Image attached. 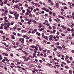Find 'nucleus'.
Segmentation results:
<instances>
[{
    "label": "nucleus",
    "instance_id": "37",
    "mask_svg": "<svg viewBox=\"0 0 74 74\" xmlns=\"http://www.w3.org/2000/svg\"><path fill=\"white\" fill-rule=\"evenodd\" d=\"M7 5H8V6H9V7H10V4L8 3H7Z\"/></svg>",
    "mask_w": 74,
    "mask_h": 74
},
{
    "label": "nucleus",
    "instance_id": "2",
    "mask_svg": "<svg viewBox=\"0 0 74 74\" xmlns=\"http://www.w3.org/2000/svg\"><path fill=\"white\" fill-rule=\"evenodd\" d=\"M58 17H59V18H62V19H65V18H64L63 16H60V15H58Z\"/></svg>",
    "mask_w": 74,
    "mask_h": 74
},
{
    "label": "nucleus",
    "instance_id": "50",
    "mask_svg": "<svg viewBox=\"0 0 74 74\" xmlns=\"http://www.w3.org/2000/svg\"><path fill=\"white\" fill-rule=\"evenodd\" d=\"M45 16H48V14H45Z\"/></svg>",
    "mask_w": 74,
    "mask_h": 74
},
{
    "label": "nucleus",
    "instance_id": "58",
    "mask_svg": "<svg viewBox=\"0 0 74 74\" xmlns=\"http://www.w3.org/2000/svg\"><path fill=\"white\" fill-rule=\"evenodd\" d=\"M34 8H33L31 7V10L32 11V10H33Z\"/></svg>",
    "mask_w": 74,
    "mask_h": 74
},
{
    "label": "nucleus",
    "instance_id": "6",
    "mask_svg": "<svg viewBox=\"0 0 74 74\" xmlns=\"http://www.w3.org/2000/svg\"><path fill=\"white\" fill-rule=\"evenodd\" d=\"M38 71H39V73H38V72L37 71V72L38 73H41L40 72V71H42V70L41 69L39 70H37Z\"/></svg>",
    "mask_w": 74,
    "mask_h": 74
},
{
    "label": "nucleus",
    "instance_id": "53",
    "mask_svg": "<svg viewBox=\"0 0 74 74\" xmlns=\"http://www.w3.org/2000/svg\"><path fill=\"white\" fill-rule=\"evenodd\" d=\"M46 11L47 12H49V9H47V10H46Z\"/></svg>",
    "mask_w": 74,
    "mask_h": 74
},
{
    "label": "nucleus",
    "instance_id": "64",
    "mask_svg": "<svg viewBox=\"0 0 74 74\" xmlns=\"http://www.w3.org/2000/svg\"><path fill=\"white\" fill-rule=\"evenodd\" d=\"M71 52H72V53H74V50H72L71 51Z\"/></svg>",
    "mask_w": 74,
    "mask_h": 74
},
{
    "label": "nucleus",
    "instance_id": "43",
    "mask_svg": "<svg viewBox=\"0 0 74 74\" xmlns=\"http://www.w3.org/2000/svg\"><path fill=\"white\" fill-rule=\"evenodd\" d=\"M34 31L35 32H37V29H34Z\"/></svg>",
    "mask_w": 74,
    "mask_h": 74
},
{
    "label": "nucleus",
    "instance_id": "14",
    "mask_svg": "<svg viewBox=\"0 0 74 74\" xmlns=\"http://www.w3.org/2000/svg\"><path fill=\"white\" fill-rule=\"evenodd\" d=\"M30 47H32L33 48H34L35 47V46L34 45L31 46Z\"/></svg>",
    "mask_w": 74,
    "mask_h": 74
},
{
    "label": "nucleus",
    "instance_id": "8",
    "mask_svg": "<svg viewBox=\"0 0 74 74\" xmlns=\"http://www.w3.org/2000/svg\"><path fill=\"white\" fill-rule=\"evenodd\" d=\"M27 11L29 13H31V11L28 9L27 10Z\"/></svg>",
    "mask_w": 74,
    "mask_h": 74
},
{
    "label": "nucleus",
    "instance_id": "56",
    "mask_svg": "<svg viewBox=\"0 0 74 74\" xmlns=\"http://www.w3.org/2000/svg\"><path fill=\"white\" fill-rule=\"evenodd\" d=\"M4 29H7V28L5 26L4 27Z\"/></svg>",
    "mask_w": 74,
    "mask_h": 74
},
{
    "label": "nucleus",
    "instance_id": "51",
    "mask_svg": "<svg viewBox=\"0 0 74 74\" xmlns=\"http://www.w3.org/2000/svg\"><path fill=\"white\" fill-rule=\"evenodd\" d=\"M9 18H12V17L10 15L9 16Z\"/></svg>",
    "mask_w": 74,
    "mask_h": 74
},
{
    "label": "nucleus",
    "instance_id": "35",
    "mask_svg": "<svg viewBox=\"0 0 74 74\" xmlns=\"http://www.w3.org/2000/svg\"><path fill=\"white\" fill-rule=\"evenodd\" d=\"M52 11H50L49 12V14H52Z\"/></svg>",
    "mask_w": 74,
    "mask_h": 74
},
{
    "label": "nucleus",
    "instance_id": "63",
    "mask_svg": "<svg viewBox=\"0 0 74 74\" xmlns=\"http://www.w3.org/2000/svg\"><path fill=\"white\" fill-rule=\"evenodd\" d=\"M15 18L16 19H18V17L16 16H15Z\"/></svg>",
    "mask_w": 74,
    "mask_h": 74
},
{
    "label": "nucleus",
    "instance_id": "10",
    "mask_svg": "<svg viewBox=\"0 0 74 74\" xmlns=\"http://www.w3.org/2000/svg\"><path fill=\"white\" fill-rule=\"evenodd\" d=\"M42 10H45V11H46L47 10V9L46 8L44 7L42 8Z\"/></svg>",
    "mask_w": 74,
    "mask_h": 74
},
{
    "label": "nucleus",
    "instance_id": "33",
    "mask_svg": "<svg viewBox=\"0 0 74 74\" xmlns=\"http://www.w3.org/2000/svg\"><path fill=\"white\" fill-rule=\"evenodd\" d=\"M23 53H24L26 55H27V53H26V52L25 51H24Z\"/></svg>",
    "mask_w": 74,
    "mask_h": 74
},
{
    "label": "nucleus",
    "instance_id": "38",
    "mask_svg": "<svg viewBox=\"0 0 74 74\" xmlns=\"http://www.w3.org/2000/svg\"><path fill=\"white\" fill-rule=\"evenodd\" d=\"M31 3L32 4H35V3L33 2V1H32V2H31Z\"/></svg>",
    "mask_w": 74,
    "mask_h": 74
},
{
    "label": "nucleus",
    "instance_id": "25",
    "mask_svg": "<svg viewBox=\"0 0 74 74\" xmlns=\"http://www.w3.org/2000/svg\"><path fill=\"white\" fill-rule=\"evenodd\" d=\"M53 29H56V27L53 26Z\"/></svg>",
    "mask_w": 74,
    "mask_h": 74
},
{
    "label": "nucleus",
    "instance_id": "48",
    "mask_svg": "<svg viewBox=\"0 0 74 74\" xmlns=\"http://www.w3.org/2000/svg\"><path fill=\"white\" fill-rule=\"evenodd\" d=\"M22 32H27V31H25L24 30H22Z\"/></svg>",
    "mask_w": 74,
    "mask_h": 74
},
{
    "label": "nucleus",
    "instance_id": "30",
    "mask_svg": "<svg viewBox=\"0 0 74 74\" xmlns=\"http://www.w3.org/2000/svg\"><path fill=\"white\" fill-rule=\"evenodd\" d=\"M66 62H67V63H71V61H66Z\"/></svg>",
    "mask_w": 74,
    "mask_h": 74
},
{
    "label": "nucleus",
    "instance_id": "27",
    "mask_svg": "<svg viewBox=\"0 0 74 74\" xmlns=\"http://www.w3.org/2000/svg\"><path fill=\"white\" fill-rule=\"evenodd\" d=\"M10 55L11 56L13 57L14 55H13V54L11 53L10 54Z\"/></svg>",
    "mask_w": 74,
    "mask_h": 74
},
{
    "label": "nucleus",
    "instance_id": "23",
    "mask_svg": "<svg viewBox=\"0 0 74 74\" xmlns=\"http://www.w3.org/2000/svg\"><path fill=\"white\" fill-rule=\"evenodd\" d=\"M46 25L47 26H50V25L49 24V23H47L46 24Z\"/></svg>",
    "mask_w": 74,
    "mask_h": 74
},
{
    "label": "nucleus",
    "instance_id": "29",
    "mask_svg": "<svg viewBox=\"0 0 74 74\" xmlns=\"http://www.w3.org/2000/svg\"><path fill=\"white\" fill-rule=\"evenodd\" d=\"M64 9H65V10H67V9H68L67 7H64Z\"/></svg>",
    "mask_w": 74,
    "mask_h": 74
},
{
    "label": "nucleus",
    "instance_id": "32",
    "mask_svg": "<svg viewBox=\"0 0 74 74\" xmlns=\"http://www.w3.org/2000/svg\"><path fill=\"white\" fill-rule=\"evenodd\" d=\"M22 12L23 13H25V10H22Z\"/></svg>",
    "mask_w": 74,
    "mask_h": 74
},
{
    "label": "nucleus",
    "instance_id": "36",
    "mask_svg": "<svg viewBox=\"0 0 74 74\" xmlns=\"http://www.w3.org/2000/svg\"><path fill=\"white\" fill-rule=\"evenodd\" d=\"M56 5L57 7H58V6H59V3H56Z\"/></svg>",
    "mask_w": 74,
    "mask_h": 74
},
{
    "label": "nucleus",
    "instance_id": "7",
    "mask_svg": "<svg viewBox=\"0 0 74 74\" xmlns=\"http://www.w3.org/2000/svg\"><path fill=\"white\" fill-rule=\"evenodd\" d=\"M14 22L13 21L11 22L10 23V25H14Z\"/></svg>",
    "mask_w": 74,
    "mask_h": 74
},
{
    "label": "nucleus",
    "instance_id": "47",
    "mask_svg": "<svg viewBox=\"0 0 74 74\" xmlns=\"http://www.w3.org/2000/svg\"><path fill=\"white\" fill-rule=\"evenodd\" d=\"M29 42H32L33 41V40H32V39H30L29 40Z\"/></svg>",
    "mask_w": 74,
    "mask_h": 74
},
{
    "label": "nucleus",
    "instance_id": "42",
    "mask_svg": "<svg viewBox=\"0 0 74 74\" xmlns=\"http://www.w3.org/2000/svg\"><path fill=\"white\" fill-rule=\"evenodd\" d=\"M8 26H10V23L8 22L7 23V25Z\"/></svg>",
    "mask_w": 74,
    "mask_h": 74
},
{
    "label": "nucleus",
    "instance_id": "34",
    "mask_svg": "<svg viewBox=\"0 0 74 74\" xmlns=\"http://www.w3.org/2000/svg\"><path fill=\"white\" fill-rule=\"evenodd\" d=\"M5 11L6 14H7V13H8V11L6 10H5Z\"/></svg>",
    "mask_w": 74,
    "mask_h": 74
},
{
    "label": "nucleus",
    "instance_id": "49",
    "mask_svg": "<svg viewBox=\"0 0 74 74\" xmlns=\"http://www.w3.org/2000/svg\"><path fill=\"white\" fill-rule=\"evenodd\" d=\"M59 48H60V49H63V48H62V47H60H60H59Z\"/></svg>",
    "mask_w": 74,
    "mask_h": 74
},
{
    "label": "nucleus",
    "instance_id": "46",
    "mask_svg": "<svg viewBox=\"0 0 74 74\" xmlns=\"http://www.w3.org/2000/svg\"><path fill=\"white\" fill-rule=\"evenodd\" d=\"M49 37H50V38H52L53 37V36L51 35L50 36H49Z\"/></svg>",
    "mask_w": 74,
    "mask_h": 74
},
{
    "label": "nucleus",
    "instance_id": "28",
    "mask_svg": "<svg viewBox=\"0 0 74 74\" xmlns=\"http://www.w3.org/2000/svg\"><path fill=\"white\" fill-rule=\"evenodd\" d=\"M18 24H19V25H22V23L21 22H18Z\"/></svg>",
    "mask_w": 74,
    "mask_h": 74
},
{
    "label": "nucleus",
    "instance_id": "52",
    "mask_svg": "<svg viewBox=\"0 0 74 74\" xmlns=\"http://www.w3.org/2000/svg\"><path fill=\"white\" fill-rule=\"evenodd\" d=\"M28 9L29 10H30V9H31V8H30V7H28Z\"/></svg>",
    "mask_w": 74,
    "mask_h": 74
},
{
    "label": "nucleus",
    "instance_id": "15",
    "mask_svg": "<svg viewBox=\"0 0 74 74\" xmlns=\"http://www.w3.org/2000/svg\"><path fill=\"white\" fill-rule=\"evenodd\" d=\"M25 14L27 15H29V12H27Z\"/></svg>",
    "mask_w": 74,
    "mask_h": 74
},
{
    "label": "nucleus",
    "instance_id": "3",
    "mask_svg": "<svg viewBox=\"0 0 74 74\" xmlns=\"http://www.w3.org/2000/svg\"><path fill=\"white\" fill-rule=\"evenodd\" d=\"M42 26H43V27H44V28H45V27H44L43 25H39L38 26V27L39 28H41V27H42Z\"/></svg>",
    "mask_w": 74,
    "mask_h": 74
},
{
    "label": "nucleus",
    "instance_id": "13",
    "mask_svg": "<svg viewBox=\"0 0 74 74\" xmlns=\"http://www.w3.org/2000/svg\"><path fill=\"white\" fill-rule=\"evenodd\" d=\"M14 30H13L15 31V29H16V27H13Z\"/></svg>",
    "mask_w": 74,
    "mask_h": 74
},
{
    "label": "nucleus",
    "instance_id": "1",
    "mask_svg": "<svg viewBox=\"0 0 74 74\" xmlns=\"http://www.w3.org/2000/svg\"><path fill=\"white\" fill-rule=\"evenodd\" d=\"M2 16H5L6 15V13L5 12H3V13L1 14Z\"/></svg>",
    "mask_w": 74,
    "mask_h": 74
},
{
    "label": "nucleus",
    "instance_id": "44",
    "mask_svg": "<svg viewBox=\"0 0 74 74\" xmlns=\"http://www.w3.org/2000/svg\"><path fill=\"white\" fill-rule=\"evenodd\" d=\"M4 4V3H3H3H2L1 4V6H3V4Z\"/></svg>",
    "mask_w": 74,
    "mask_h": 74
},
{
    "label": "nucleus",
    "instance_id": "12",
    "mask_svg": "<svg viewBox=\"0 0 74 74\" xmlns=\"http://www.w3.org/2000/svg\"><path fill=\"white\" fill-rule=\"evenodd\" d=\"M56 32V30L55 29L53 30V33H55Z\"/></svg>",
    "mask_w": 74,
    "mask_h": 74
},
{
    "label": "nucleus",
    "instance_id": "20",
    "mask_svg": "<svg viewBox=\"0 0 74 74\" xmlns=\"http://www.w3.org/2000/svg\"><path fill=\"white\" fill-rule=\"evenodd\" d=\"M48 2H49V3H51L52 2V1L51 0H48Z\"/></svg>",
    "mask_w": 74,
    "mask_h": 74
},
{
    "label": "nucleus",
    "instance_id": "45",
    "mask_svg": "<svg viewBox=\"0 0 74 74\" xmlns=\"http://www.w3.org/2000/svg\"><path fill=\"white\" fill-rule=\"evenodd\" d=\"M38 35L39 37H40V36H41V34H40V33H39V34H38Z\"/></svg>",
    "mask_w": 74,
    "mask_h": 74
},
{
    "label": "nucleus",
    "instance_id": "60",
    "mask_svg": "<svg viewBox=\"0 0 74 74\" xmlns=\"http://www.w3.org/2000/svg\"><path fill=\"white\" fill-rule=\"evenodd\" d=\"M25 5V7H28V5H27V4H26Z\"/></svg>",
    "mask_w": 74,
    "mask_h": 74
},
{
    "label": "nucleus",
    "instance_id": "18",
    "mask_svg": "<svg viewBox=\"0 0 74 74\" xmlns=\"http://www.w3.org/2000/svg\"><path fill=\"white\" fill-rule=\"evenodd\" d=\"M53 15L54 16H56V14L55 13H53Z\"/></svg>",
    "mask_w": 74,
    "mask_h": 74
},
{
    "label": "nucleus",
    "instance_id": "31",
    "mask_svg": "<svg viewBox=\"0 0 74 74\" xmlns=\"http://www.w3.org/2000/svg\"><path fill=\"white\" fill-rule=\"evenodd\" d=\"M65 60H67V61L69 60V59L67 58H65Z\"/></svg>",
    "mask_w": 74,
    "mask_h": 74
},
{
    "label": "nucleus",
    "instance_id": "19",
    "mask_svg": "<svg viewBox=\"0 0 74 74\" xmlns=\"http://www.w3.org/2000/svg\"><path fill=\"white\" fill-rule=\"evenodd\" d=\"M29 16H30V18H32V17H33V16H32V14H29Z\"/></svg>",
    "mask_w": 74,
    "mask_h": 74
},
{
    "label": "nucleus",
    "instance_id": "5",
    "mask_svg": "<svg viewBox=\"0 0 74 74\" xmlns=\"http://www.w3.org/2000/svg\"><path fill=\"white\" fill-rule=\"evenodd\" d=\"M11 38L13 39H15V36L13 35H12Z\"/></svg>",
    "mask_w": 74,
    "mask_h": 74
},
{
    "label": "nucleus",
    "instance_id": "62",
    "mask_svg": "<svg viewBox=\"0 0 74 74\" xmlns=\"http://www.w3.org/2000/svg\"><path fill=\"white\" fill-rule=\"evenodd\" d=\"M72 17H73V16H74V12H73V13H72Z\"/></svg>",
    "mask_w": 74,
    "mask_h": 74
},
{
    "label": "nucleus",
    "instance_id": "17",
    "mask_svg": "<svg viewBox=\"0 0 74 74\" xmlns=\"http://www.w3.org/2000/svg\"><path fill=\"white\" fill-rule=\"evenodd\" d=\"M17 36H21L22 35H21V34L18 33V34Z\"/></svg>",
    "mask_w": 74,
    "mask_h": 74
},
{
    "label": "nucleus",
    "instance_id": "9",
    "mask_svg": "<svg viewBox=\"0 0 74 74\" xmlns=\"http://www.w3.org/2000/svg\"><path fill=\"white\" fill-rule=\"evenodd\" d=\"M69 71V74H72V73H73L72 72V71H71V70Z\"/></svg>",
    "mask_w": 74,
    "mask_h": 74
},
{
    "label": "nucleus",
    "instance_id": "40",
    "mask_svg": "<svg viewBox=\"0 0 74 74\" xmlns=\"http://www.w3.org/2000/svg\"><path fill=\"white\" fill-rule=\"evenodd\" d=\"M49 29H52V27H51L50 26H49Z\"/></svg>",
    "mask_w": 74,
    "mask_h": 74
},
{
    "label": "nucleus",
    "instance_id": "39",
    "mask_svg": "<svg viewBox=\"0 0 74 74\" xmlns=\"http://www.w3.org/2000/svg\"><path fill=\"white\" fill-rule=\"evenodd\" d=\"M1 26L2 27H3V26H4V24H2L1 25Z\"/></svg>",
    "mask_w": 74,
    "mask_h": 74
},
{
    "label": "nucleus",
    "instance_id": "59",
    "mask_svg": "<svg viewBox=\"0 0 74 74\" xmlns=\"http://www.w3.org/2000/svg\"><path fill=\"white\" fill-rule=\"evenodd\" d=\"M18 5H16L15 6V7L16 8H18Z\"/></svg>",
    "mask_w": 74,
    "mask_h": 74
},
{
    "label": "nucleus",
    "instance_id": "57",
    "mask_svg": "<svg viewBox=\"0 0 74 74\" xmlns=\"http://www.w3.org/2000/svg\"><path fill=\"white\" fill-rule=\"evenodd\" d=\"M0 33H3V31L2 30H1L0 31Z\"/></svg>",
    "mask_w": 74,
    "mask_h": 74
},
{
    "label": "nucleus",
    "instance_id": "41",
    "mask_svg": "<svg viewBox=\"0 0 74 74\" xmlns=\"http://www.w3.org/2000/svg\"><path fill=\"white\" fill-rule=\"evenodd\" d=\"M29 57H30V58H33V57L31 55H30Z\"/></svg>",
    "mask_w": 74,
    "mask_h": 74
},
{
    "label": "nucleus",
    "instance_id": "54",
    "mask_svg": "<svg viewBox=\"0 0 74 74\" xmlns=\"http://www.w3.org/2000/svg\"><path fill=\"white\" fill-rule=\"evenodd\" d=\"M57 34L58 35L59 34V32H58L57 33Z\"/></svg>",
    "mask_w": 74,
    "mask_h": 74
},
{
    "label": "nucleus",
    "instance_id": "11",
    "mask_svg": "<svg viewBox=\"0 0 74 74\" xmlns=\"http://www.w3.org/2000/svg\"><path fill=\"white\" fill-rule=\"evenodd\" d=\"M67 30H68V31H69V32H70V31H71V30H70V28H69V27L67 28Z\"/></svg>",
    "mask_w": 74,
    "mask_h": 74
},
{
    "label": "nucleus",
    "instance_id": "55",
    "mask_svg": "<svg viewBox=\"0 0 74 74\" xmlns=\"http://www.w3.org/2000/svg\"><path fill=\"white\" fill-rule=\"evenodd\" d=\"M23 59H26V57L25 56H23Z\"/></svg>",
    "mask_w": 74,
    "mask_h": 74
},
{
    "label": "nucleus",
    "instance_id": "16",
    "mask_svg": "<svg viewBox=\"0 0 74 74\" xmlns=\"http://www.w3.org/2000/svg\"><path fill=\"white\" fill-rule=\"evenodd\" d=\"M30 57L27 58V59H26V61H27V60H30Z\"/></svg>",
    "mask_w": 74,
    "mask_h": 74
},
{
    "label": "nucleus",
    "instance_id": "21",
    "mask_svg": "<svg viewBox=\"0 0 74 74\" xmlns=\"http://www.w3.org/2000/svg\"><path fill=\"white\" fill-rule=\"evenodd\" d=\"M45 39H46V40H48V37H47V36H46L45 37Z\"/></svg>",
    "mask_w": 74,
    "mask_h": 74
},
{
    "label": "nucleus",
    "instance_id": "22",
    "mask_svg": "<svg viewBox=\"0 0 74 74\" xmlns=\"http://www.w3.org/2000/svg\"><path fill=\"white\" fill-rule=\"evenodd\" d=\"M6 61L7 62H10V60H8V59L7 58L6 60Z\"/></svg>",
    "mask_w": 74,
    "mask_h": 74
},
{
    "label": "nucleus",
    "instance_id": "4",
    "mask_svg": "<svg viewBox=\"0 0 74 74\" xmlns=\"http://www.w3.org/2000/svg\"><path fill=\"white\" fill-rule=\"evenodd\" d=\"M2 54L4 55H5V56H8V54L7 53H3Z\"/></svg>",
    "mask_w": 74,
    "mask_h": 74
},
{
    "label": "nucleus",
    "instance_id": "24",
    "mask_svg": "<svg viewBox=\"0 0 74 74\" xmlns=\"http://www.w3.org/2000/svg\"><path fill=\"white\" fill-rule=\"evenodd\" d=\"M61 36H65V35H64V34L63 33H61Z\"/></svg>",
    "mask_w": 74,
    "mask_h": 74
},
{
    "label": "nucleus",
    "instance_id": "26",
    "mask_svg": "<svg viewBox=\"0 0 74 74\" xmlns=\"http://www.w3.org/2000/svg\"><path fill=\"white\" fill-rule=\"evenodd\" d=\"M4 19H5V20H6V19H7V17L5 16L4 18Z\"/></svg>",
    "mask_w": 74,
    "mask_h": 74
},
{
    "label": "nucleus",
    "instance_id": "61",
    "mask_svg": "<svg viewBox=\"0 0 74 74\" xmlns=\"http://www.w3.org/2000/svg\"><path fill=\"white\" fill-rule=\"evenodd\" d=\"M35 33V32L34 31H33L32 32V33Z\"/></svg>",
    "mask_w": 74,
    "mask_h": 74
}]
</instances>
